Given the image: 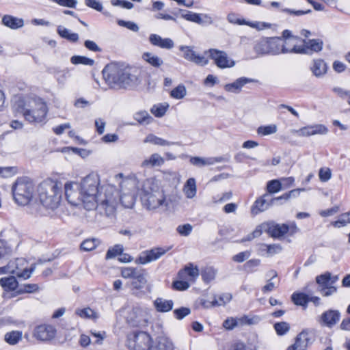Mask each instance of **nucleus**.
<instances>
[{
  "label": "nucleus",
  "mask_w": 350,
  "mask_h": 350,
  "mask_svg": "<svg viewBox=\"0 0 350 350\" xmlns=\"http://www.w3.org/2000/svg\"><path fill=\"white\" fill-rule=\"evenodd\" d=\"M100 177L90 173L81 182L68 181L64 185V193L68 202L73 206H83L87 210L97 208L107 216L113 215L120 204L119 192L116 188L107 185L101 187L98 193Z\"/></svg>",
  "instance_id": "nucleus-1"
},
{
  "label": "nucleus",
  "mask_w": 350,
  "mask_h": 350,
  "mask_svg": "<svg viewBox=\"0 0 350 350\" xmlns=\"http://www.w3.org/2000/svg\"><path fill=\"white\" fill-rule=\"evenodd\" d=\"M14 108L29 123H41L48 113L46 103L36 95L18 97L14 101Z\"/></svg>",
  "instance_id": "nucleus-2"
},
{
  "label": "nucleus",
  "mask_w": 350,
  "mask_h": 350,
  "mask_svg": "<svg viewBox=\"0 0 350 350\" xmlns=\"http://www.w3.org/2000/svg\"><path fill=\"white\" fill-rule=\"evenodd\" d=\"M37 191L40 202L46 208L55 210L59 206L62 191L57 182L51 179L45 180L38 185Z\"/></svg>",
  "instance_id": "nucleus-3"
},
{
  "label": "nucleus",
  "mask_w": 350,
  "mask_h": 350,
  "mask_svg": "<svg viewBox=\"0 0 350 350\" xmlns=\"http://www.w3.org/2000/svg\"><path fill=\"white\" fill-rule=\"evenodd\" d=\"M14 201L19 205L25 206L32 200L35 187L31 180L27 177L18 178L12 187Z\"/></svg>",
  "instance_id": "nucleus-4"
},
{
  "label": "nucleus",
  "mask_w": 350,
  "mask_h": 350,
  "mask_svg": "<svg viewBox=\"0 0 350 350\" xmlns=\"http://www.w3.org/2000/svg\"><path fill=\"white\" fill-rule=\"evenodd\" d=\"M120 187V204L126 208H132L135 203L138 190V180L135 178H126L121 181Z\"/></svg>",
  "instance_id": "nucleus-5"
},
{
  "label": "nucleus",
  "mask_w": 350,
  "mask_h": 350,
  "mask_svg": "<svg viewBox=\"0 0 350 350\" xmlns=\"http://www.w3.org/2000/svg\"><path fill=\"white\" fill-rule=\"evenodd\" d=\"M280 38L282 53L301 54V52H305L302 49V39L293 35L290 30H284Z\"/></svg>",
  "instance_id": "nucleus-6"
},
{
  "label": "nucleus",
  "mask_w": 350,
  "mask_h": 350,
  "mask_svg": "<svg viewBox=\"0 0 350 350\" xmlns=\"http://www.w3.org/2000/svg\"><path fill=\"white\" fill-rule=\"evenodd\" d=\"M152 344V338L146 332H133L127 336L126 346L129 350H150Z\"/></svg>",
  "instance_id": "nucleus-7"
},
{
  "label": "nucleus",
  "mask_w": 350,
  "mask_h": 350,
  "mask_svg": "<svg viewBox=\"0 0 350 350\" xmlns=\"http://www.w3.org/2000/svg\"><path fill=\"white\" fill-rule=\"evenodd\" d=\"M280 38H262L254 45L255 52L259 55H279L281 54Z\"/></svg>",
  "instance_id": "nucleus-8"
},
{
  "label": "nucleus",
  "mask_w": 350,
  "mask_h": 350,
  "mask_svg": "<svg viewBox=\"0 0 350 350\" xmlns=\"http://www.w3.org/2000/svg\"><path fill=\"white\" fill-rule=\"evenodd\" d=\"M338 275H332L329 272H325L316 277V282L318 284V291L323 297H329L337 292L335 284L338 280Z\"/></svg>",
  "instance_id": "nucleus-9"
},
{
  "label": "nucleus",
  "mask_w": 350,
  "mask_h": 350,
  "mask_svg": "<svg viewBox=\"0 0 350 350\" xmlns=\"http://www.w3.org/2000/svg\"><path fill=\"white\" fill-rule=\"evenodd\" d=\"M148 316V310L146 307L137 305L128 310L126 321L131 326H141L146 324Z\"/></svg>",
  "instance_id": "nucleus-10"
},
{
  "label": "nucleus",
  "mask_w": 350,
  "mask_h": 350,
  "mask_svg": "<svg viewBox=\"0 0 350 350\" xmlns=\"http://www.w3.org/2000/svg\"><path fill=\"white\" fill-rule=\"evenodd\" d=\"M141 199L143 206L149 211L168 206V201L164 192L142 194Z\"/></svg>",
  "instance_id": "nucleus-11"
},
{
  "label": "nucleus",
  "mask_w": 350,
  "mask_h": 350,
  "mask_svg": "<svg viewBox=\"0 0 350 350\" xmlns=\"http://www.w3.org/2000/svg\"><path fill=\"white\" fill-rule=\"evenodd\" d=\"M205 53L208 54L214 64L221 69L230 68L235 65V62L229 57L228 54L224 51L211 49L206 51Z\"/></svg>",
  "instance_id": "nucleus-12"
},
{
  "label": "nucleus",
  "mask_w": 350,
  "mask_h": 350,
  "mask_svg": "<svg viewBox=\"0 0 350 350\" xmlns=\"http://www.w3.org/2000/svg\"><path fill=\"white\" fill-rule=\"evenodd\" d=\"M185 20L197 23L200 25H211L213 23L212 17L207 14L195 13L186 10H178V12H174V15L177 16L178 14Z\"/></svg>",
  "instance_id": "nucleus-13"
},
{
  "label": "nucleus",
  "mask_w": 350,
  "mask_h": 350,
  "mask_svg": "<svg viewBox=\"0 0 350 350\" xmlns=\"http://www.w3.org/2000/svg\"><path fill=\"white\" fill-rule=\"evenodd\" d=\"M124 66L116 63L107 65L103 70V75L106 83L111 87H116V83L121 77Z\"/></svg>",
  "instance_id": "nucleus-14"
},
{
  "label": "nucleus",
  "mask_w": 350,
  "mask_h": 350,
  "mask_svg": "<svg viewBox=\"0 0 350 350\" xmlns=\"http://www.w3.org/2000/svg\"><path fill=\"white\" fill-rule=\"evenodd\" d=\"M148 282L147 273L146 270L141 269L139 273L133 278L132 281L128 284L132 294L137 297H142L145 294L143 289Z\"/></svg>",
  "instance_id": "nucleus-15"
},
{
  "label": "nucleus",
  "mask_w": 350,
  "mask_h": 350,
  "mask_svg": "<svg viewBox=\"0 0 350 350\" xmlns=\"http://www.w3.org/2000/svg\"><path fill=\"white\" fill-rule=\"evenodd\" d=\"M167 250L168 249L165 250L163 247H154L150 250H146L139 254L135 262L138 265H146L155 261L163 256Z\"/></svg>",
  "instance_id": "nucleus-16"
},
{
  "label": "nucleus",
  "mask_w": 350,
  "mask_h": 350,
  "mask_svg": "<svg viewBox=\"0 0 350 350\" xmlns=\"http://www.w3.org/2000/svg\"><path fill=\"white\" fill-rule=\"evenodd\" d=\"M138 81L137 70L124 66L121 77L118 81L116 83V87L127 88L136 85Z\"/></svg>",
  "instance_id": "nucleus-17"
},
{
  "label": "nucleus",
  "mask_w": 350,
  "mask_h": 350,
  "mask_svg": "<svg viewBox=\"0 0 350 350\" xmlns=\"http://www.w3.org/2000/svg\"><path fill=\"white\" fill-rule=\"evenodd\" d=\"M56 334L55 328L51 325L42 324L36 326L33 331V336L42 342L53 339Z\"/></svg>",
  "instance_id": "nucleus-18"
},
{
  "label": "nucleus",
  "mask_w": 350,
  "mask_h": 350,
  "mask_svg": "<svg viewBox=\"0 0 350 350\" xmlns=\"http://www.w3.org/2000/svg\"><path fill=\"white\" fill-rule=\"evenodd\" d=\"M328 130L325 126L321 124L307 125L297 130H293V133L299 137H310L315 135H325Z\"/></svg>",
  "instance_id": "nucleus-19"
},
{
  "label": "nucleus",
  "mask_w": 350,
  "mask_h": 350,
  "mask_svg": "<svg viewBox=\"0 0 350 350\" xmlns=\"http://www.w3.org/2000/svg\"><path fill=\"white\" fill-rule=\"evenodd\" d=\"M340 312L337 310H327L322 313L319 322L321 325L329 328L333 327L340 321Z\"/></svg>",
  "instance_id": "nucleus-20"
},
{
  "label": "nucleus",
  "mask_w": 350,
  "mask_h": 350,
  "mask_svg": "<svg viewBox=\"0 0 350 350\" xmlns=\"http://www.w3.org/2000/svg\"><path fill=\"white\" fill-rule=\"evenodd\" d=\"M179 49L183 53L184 58L188 61L200 66H205L208 63V60L204 56L196 53L191 46H181Z\"/></svg>",
  "instance_id": "nucleus-21"
},
{
  "label": "nucleus",
  "mask_w": 350,
  "mask_h": 350,
  "mask_svg": "<svg viewBox=\"0 0 350 350\" xmlns=\"http://www.w3.org/2000/svg\"><path fill=\"white\" fill-rule=\"evenodd\" d=\"M227 20L232 24L238 25H245L258 30L263 29L267 27L264 23L247 21L246 20L240 18L239 14L234 12H231L228 14Z\"/></svg>",
  "instance_id": "nucleus-22"
},
{
  "label": "nucleus",
  "mask_w": 350,
  "mask_h": 350,
  "mask_svg": "<svg viewBox=\"0 0 350 350\" xmlns=\"http://www.w3.org/2000/svg\"><path fill=\"white\" fill-rule=\"evenodd\" d=\"M142 194L164 192L162 189L161 181L156 177L146 179L142 184Z\"/></svg>",
  "instance_id": "nucleus-23"
},
{
  "label": "nucleus",
  "mask_w": 350,
  "mask_h": 350,
  "mask_svg": "<svg viewBox=\"0 0 350 350\" xmlns=\"http://www.w3.org/2000/svg\"><path fill=\"white\" fill-rule=\"evenodd\" d=\"M255 80L245 77L237 79L232 83H227L224 85V90L230 93L239 94L241 92L243 87L247 84L254 82Z\"/></svg>",
  "instance_id": "nucleus-24"
},
{
  "label": "nucleus",
  "mask_w": 350,
  "mask_h": 350,
  "mask_svg": "<svg viewBox=\"0 0 350 350\" xmlns=\"http://www.w3.org/2000/svg\"><path fill=\"white\" fill-rule=\"evenodd\" d=\"M150 43L164 49H172L174 46V41L169 38H163L158 34L152 33L149 36Z\"/></svg>",
  "instance_id": "nucleus-25"
},
{
  "label": "nucleus",
  "mask_w": 350,
  "mask_h": 350,
  "mask_svg": "<svg viewBox=\"0 0 350 350\" xmlns=\"http://www.w3.org/2000/svg\"><path fill=\"white\" fill-rule=\"evenodd\" d=\"M327 69L328 66L326 62L320 58L313 59L310 66L312 75L317 78L324 77L327 72Z\"/></svg>",
  "instance_id": "nucleus-26"
},
{
  "label": "nucleus",
  "mask_w": 350,
  "mask_h": 350,
  "mask_svg": "<svg viewBox=\"0 0 350 350\" xmlns=\"http://www.w3.org/2000/svg\"><path fill=\"white\" fill-rule=\"evenodd\" d=\"M302 49L306 52H301V54H311L320 52L323 46V42L319 39L303 40Z\"/></svg>",
  "instance_id": "nucleus-27"
},
{
  "label": "nucleus",
  "mask_w": 350,
  "mask_h": 350,
  "mask_svg": "<svg viewBox=\"0 0 350 350\" xmlns=\"http://www.w3.org/2000/svg\"><path fill=\"white\" fill-rule=\"evenodd\" d=\"M224 161L222 157H192L190 158V163L197 167H204L208 165H213L217 163H221Z\"/></svg>",
  "instance_id": "nucleus-28"
},
{
  "label": "nucleus",
  "mask_w": 350,
  "mask_h": 350,
  "mask_svg": "<svg viewBox=\"0 0 350 350\" xmlns=\"http://www.w3.org/2000/svg\"><path fill=\"white\" fill-rule=\"evenodd\" d=\"M199 275V270L197 266L190 264L180 270L178 273L179 279L187 280L189 282H194Z\"/></svg>",
  "instance_id": "nucleus-29"
},
{
  "label": "nucleus",
  "mask_w": 350,
  "mask_h": 350,
  "mask_svg": "<svg viewBox=\"0 0 350 350\" xmlns=\"http://www.w3.org/2000/svg\"><path fill=\"white\" fill-rule=\"evenodd\" d=\"M27 262L24 258H17L10 261L5 266L0 267V275L3 274H18L17 266L26 265Z\"/></svg>",
  "instance_id": "nucleus-30"
},
{
  "label": "nucleus",
  "mask_w": 350,
  "mask_h": 350,
  "mask_svg": "<svg viewBox=\"0 0 350 350\" xmlns=\"http://www.w3.org/2000/svg\"><path fill=\"white\" fill-rule=\"evenodd\" d=\"M267 233L273 237L279 238L287 233L286 224H278L274 222H267Z\"/></svg>",
  "instance_id": "nucleus-31"
},
{
  "label": "nucleus",
  "mask_w": 350,
  "mask_h": 350,
  "mask_svg": "<svg viewBox=\"0 0 350 350\" xmlns=\"http://www.w3.org/2000/svg\"><path fill=\"white\" fill-rule=\"evenodd\" d=\"M165 163V159L158 153H153L148 157L145 159L141 166L145 168H152L154 167H160Z\"/></svg>",
  "instance_id": "nucleus-32"
},
{
  "label": "nucleus",
  "mask_w": 350,
  "mask_h": 350,
  "mask_svg": "<svg viewBox=\"0 0 350 350\" xmlns=\"http://www.w3.org/2000/svg\"><path fill=\"white\" fill-rule=\"evenodd\" d=\"M151 350H174L173 342L166 337H159L154 345L152 344Z\"/></svg>",
  "instance_id": "nucleus-33"
},
{
  "label": "nucleus",
  "mask_w": 350,
  "mask_h": 350,
  "mask_svg": "<svg viewBox=\"0 0 350 350\" xmlns=\"http://www.w3.org/2000/svg\"><path fill=\"white\" fill-rule=\"evenodd\" d=\"M268 197L267 194H265L260 198H258L251 208V213L253 215H257L260 212H262L265 210H267L271 204H269L267 201L266 198Z\"/></svg>",
  "instance_id": "nucleus-34"
},
{
  "label": "nucleus",
  "mask_w": 350,
  "mask_h": 350,
  "mask_svg": "<svg viewBox=\"0 0 350 350\" xmlns=\"http://www.w3.org/2000/svg\"><path fill=\"white\" fill-rule=\"evenodd\" d=\"M2 23L12 29L22 27L24 21L22 18H16L11 15H4L2 18Z\"/></svg>",
  "instance_id": "nucleus-35"
},
{
  "label": "nucleus",
  "mask_w": 350,
  "mask_h": 350,
  "mask_svg": "<svg viewBox=\"0 0 350 350\" xmlns=\"http://www.w3.org/2000/svg\"><path fill=\"white\" fill-rule=\"evenodd\" d=\"M183 191L188 199H193L197 193V186L193 178H189L183 186Z\"/></svg>",
  "instance_id": "nucleus-36"
},
{
  "label": "nucleus",
  "mask_w": 350,
  "mask_h": 350,
  "mask_svg": "<svg viewBox=\"0 0 350 350\" xmlns=\"http://www.w3.org/2000/svg\"><path fill=\"white\" fill-rule=\"evenodd\" d=\"M144 143H149L160 146H169L179 144L178 142H169L153 134L148 135L144 139Z\"/></svg>",
  "instance_id": "nucleus-37"
},
{
  "label": "nucleus",
  "mask_w": 350,
  "mask_h": 350,
  "mask_svg": "<svg viewBox=\"0 0 350 350\" xmlns=\"http://www.w3.org/2000/svg\"><path fill=\"white\" fill-rule=\"evenodd\" d=\"M174 303L172 300L165 299L161 297L157 298L154 301V306L160 312H167L173 308Z\"/></svg>",
  "instance_id": "nucleus-38"
},
{
  "label": "nucleus",
  "mask_w": 350,
  "mask_h": 350,
  "mask_svg": "<svg viewBox=\"0 0 350 350\" xmlns=\"http://www.w3.org/2000/svg\"><path fill=\"white\" fill-rule=\"evenodd\" d=\"M295 343L299 350H304L311 343L309 332L306 330L300 332L295 338Z\"/></svg>",
  "instance_id": "nucleus-39"
},
{
  "label": "nucleus",
  "mask_w": 350,
  "mask_h": 350,
  "mask_svg": "<svg viewBox=\"0 0 350 350\" xmlns=\"http://www.w3.org/2000/svg\"><path fill=\"white\" fill-rule=\"evenodd\" d=\"M0 285L6 291H13L18 287V282L14 276L4 277L0 279Z\"/></svg>",
  "instance_id": "nucleus-40"
},
{
  "label": "nucleus",
  "mask_w": 350,
  "mask_h": 350,
  "mask_svg": "<svg viewBox=\"0 0 350 350\" xmlns=\"http://www.w3.org/2000/svg\"><path fill=\"white\" fill-rule=\"evenodd\" d=\"M75 314L82 319L96 320L99 317L98 313L89 307L77 308Z\"/></svg>",
  "instance_id": "nucleus-41"
},
{
  "label": "nucleus",
  "mask_w": 350,
  "mask_h": 350,
  "mask_svg": "<svg viewBox=\"0 0 350 350\" xmlns=\"http://www.w3.org/2000/svg\"><path fill=\"white\" fill-rule=\"evenodd\" d=\"M57 31L62 38L70 42H77L79 40V35L77 33L71 32L70 30L64 26H58Z\"/></svg>",
  "instance_id": "nucleus-42"
},
{
  "label": "nucleus",
  "mask_w": 350,
  "mask_h": 350,
  "mask_svg": "<svg viewBox=\"0 0 350 350\" xmlns=\"http://www.w3.org/2000/svg\"><path fill=\"white\" fill-rule=\"evenodd\" d=\"M142 59L154 67H159L163 64L161 57L149 52L144 53L142 55Z\"/></svg>",
  "instance_id": "nucleus-43"
},
{
  "label": "nucleus",
  "mask_w": 350,
  "mask_h": 350,
  "mask_svg": "<svg viewBox=\"0 0 350 350\" xmlns=\"http://www.w3.org/2000/svg\"><path fill=\"white\" fill-rule=\"evenodd\" d=\"M23 333L21 331H12L8 332L4 336L5 341L10 345L17 344L21 339Z\"/></svg>",
  "instance_id": "nucleus-44"
},
{
  "label": "nucleus",
  "mask_w": 350,
  "mask_h": 350,
  "mask_svg": "<svg viewBox=\"0 0 350 350\" xmlns=\"http://www.w3.org/2000/svg\"><path fill=\"white\" fill-rule=\"evenodd\" d=\"M34 269L35 267L33 265H31L30 268H28L27 264L26 265L17 266L18 274L14 275L18 278L26 280L30 278Z\"/></svg>",
  "instance_id": "nucleus-45"
},
{
  "label": "nucleus",
  "mask_w": 350,
  "mask_h": 350,
  "mask_svg": "<svg viewBox=\"0 0 350 350\" xmlns=\"http://www.w3.org/2000/svg\"><path fill=\"white\" fill-rule=\"evenodd\" d=\"M278 126L275 124L260 126L257 129V133L260 136H266L275 133Z\"/></svg>",
  "instance_id": "nucleus-46"
},
{
  "label": "nucleus",
  "mask_w": 350,
  "mask_h": 350,
  "mask_svg": "<svg viewBox=\"0 0 350 350\" xmlns=\"http://www.w3.org/2000/svg\"><path fill=\"white\" fill-rule=\"evenodd\" d=\"M292 301L295 305L306 306L309 301V297L302 293H294L291 296Z\"/></svg>",
  "instance_id": "nucleus-47"
},
{
  "label": "nucleus",
  "mask_w": 350,
  "mask_h": 350,
  "mask_svg": "<svg viewBox=\"0 0 350 350\" xmlns=\"http://www.w3.org/2000/svg\"><path fill=\"white\" fill-rule=\"evenodd\" d=\"M134 119L139 124H148L152 122V118L146 111H140L134 114Z\"/></svg>",
  "instance_id": "nucleus-48"
},
{
  "label": "nucleus",
  "mask_w": 350,
  "mask_h": 350,
  "mask_svg": "<svg viewBox=\"0 0 350 350\" xmlns=\"http://www.w3.org/2000/svg\"><path fill=\"white\" fill-rule=\"evenodd\" d=\"M168 107L169 105L167 103H159L153 105L150 111L154 116L161 118L165 114Z\"/></svg>",
  "instance_id": "nucleus-49"
},
{
  "label": "nucleus",
  "mask_w": 350,
  "mask_h": 350,
  "mask_svg": "<svg viewBox=\"0 0 350 350\" xmlns=\"http://www.w3.org/2000/svg\"><path fill=\"white\" fill-rule=\"evenodd\" d=\"M70 62L72 64H83L88 66H92L94 64V60L90 58H88L85 56L81 55H74L70 58Z\"/></svg>",
  "instance_id": "nucleus-50"
},
{
  "label": "nucleus",
  "mask_w": 350,
  "mask_h": 350,
  "mask_svg": "<svg viewBox=\"0 0 350 350\" xmlns=\"http://www.w3.org/2000/svg\"><path fill=\"white\" fill-rule=\"evenodd\" d=\"M141 269L135 267H125L121 268V276L125 279L134 278L139 273Z\"/></svg>",
  "instance_id": "nucleus-51"
},
{
  "label": "nucleus",
  "mask_w": 350,
  "mask_h": 350,
  "mask_svg": "<svg viewBox=\"0 0 350 350\" xmlns=\"http://www.w3.org/2000/svg\"><path fill=\"white\" fill-rule=\"evenodd\" d=\"M260 321V317L257 315H244L239 318L241 326L245 325H255Z\"/></svg>",
  "instance_id": "nucleus-52"
},
{
  "label": "nucleus",
  "mask_w": 350,
  "mask_h": 350,
  "mask_svg": "<svg viewBox=\"0 0 350 350\" xmlns=\"http://www.w3.org/2000/svg\"><path fill=\"white\" fill-rule=\"evenodd\" d=\"M217 275V270L213 267H206L202 272V278L206 282L213 281Z\"/></svg>",
  "instance_id": "nucleus-53"
},
{
  "label": "nucleus",
  "mask_w": 350,
  "mask_h": 350,
  "mask_svg": "<svg viewBox=\"0 0 350 350\" xmlns=\"http://www.w3.org/2000/svg\"><path fill=\"white\" fill-rule=\"evenodd\" d=\"M186 94L187 90L184 85H178L170 92V96L176 99H182L186 96Z\"/></svg>",
  "instance_id": "nucleus-54"
},
{
  "label": "nucleus",
  "mask_w": 350,
  "mask_h": 350,
  "mask_svg": "<svg viewBox=\"0 0 350 350\" xmlns=\"http://www.w3.org/2000/svg\"><path fill=\"white\" fill-rule=\"evenodd\" d=\"M261 250H266L268 256H271L274 254L280 253L282 251V247L279 244H262Z\"/></svg>",
  "instance_id": "nucleus-55"
},
{
  "label": "nucleus",
  "mask_w": 350,
  "mask_h": 350,
  "mask_svg": "<svg viewBox=\"0 0 350 350\" xmlns=\"http://www.w3.org/2000/svg\"><path fill=\"white\" fill-rule=\"evenodd\" d=\"M350 224V213L342 214L339 218L332 224L336 228H341Z\"/></svg>",
  "instance_id": "nucleus-56"
},
{
  "label": "nucleus",
  "mask_w": 350,
  "mask_h": 350,
  "mask_svg": "<svg viewBox=\"0 0 350 350\" xmlns=\"http://www.w3.org/2000/svg\"><path fill=\"white\" fill-rule=\"evenodd\" d=\"M274 329L279 336H283L286 334L290 329V325L286 322L276 323L274 325Z\"/></svg>",
  "instance_id": "nucleus-57"
},
{
  "label": "nucleus",
  "mask_w": 350,
  "mask_h": 350,
  "mask_svg": "<svg viewBox=\"0 0 350 350\" xmlns=\"http://www.w3.org/2000/svg\"><path fill=\"white\" fill-rule=\"evenodd\" d=\"M98 243V241L95 239H86L81 244V248L84 251H91L96 248Z\"/></svg>",
  "instance_id": "nucleus-58"
},
{
  "label": "nucleus",
  "mask_w": 350,
  "mask_h": 350,
  "mask_svg": "<svg viewBox=\"0 0 350 350\" xmlns=\"http://www.w3.org/2000/svg\"><path fill=\"white\" fill-rule=\"evenodd\" d=\"M123 246L122 245H116L109 248L106 254V258L111 259L118 255L122 254L123 252Z\"/></svg>",
  "instance_id": "nucleus-59"
},
{
  "label": "nucleus",
  "mask_w": 350,
  "mask_h": 350,
  "mask_svg": "<svg viewBox=\"0 0 350 350\" xmlns=\"http://www.w3.org/2000/svg\"><path fill=\"white\" fill-rule=\"evenodd\" d=\"M281 183L278 180H272L268 182L267 189L269 193H274L281 190Z\"/></svg>",
  "instance_id": "nucleus-60"
},
{
  "label": "nucleus",
  "mask_w": 350,
  "mask_h": 350,
  "mask_svg": "<svg viewBox=\"0 0 350 350\" xmlns=\"http://www.w3.org/2000/svg\"><path fill=\"white\" fill-rule=\"evenodd\" d=\"M232 299V295L229 293H225L221 295L218 298L215 297V305L216 306H224L229 303Z\"/></svg>",
  "instance_id": "nucleus-61"
},
{
  "label": "nucleus",
  "mask_w": 350,
  "mask_h": 350,
  "mask_svg": "<svg viewBox=\"0 0 350 350\" xmlns=\"http://www.w3.org/2000/svg\"><path fill=\"white\" fill-rule=\"evenodd\" d=\"M11 252V247L5 241L0 239V260L9 256Z\"/></svg>",
  "instance_id": "nucleus-62"
},
{
  "label": "nucleus",
  "mask_w": 350,
  "mask_h": 350,
  "mask_svg": "<svg viewBox=\"0 0 350 350\" xmlns=\"http://www.w3.org/2000/svg\"><path fill=\"white\" fill-rule=\"evenodd\" d=\"M223 326L226 329H232L237 326H241L239 318H228L224 321Z\"/></svg>",
  "instance_id": "nucleus-63"
},
{
  "label": "nucleus",
  "mask_w": 350,
  "mask_h": 350,
  "mask_svg": "<svg viewBox=\"0 0 350 350\" xmlns=\"http://www.w3.org/2000/svg\"><path fill=\"white\" fill-rule=\"evenodd\" d=\"M319 177L321 182H327L332 177L331 170L328 167H322L319 170Z\"/></svg>",
  "instance_id": "nucleus-64"
}]
</instances>
